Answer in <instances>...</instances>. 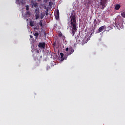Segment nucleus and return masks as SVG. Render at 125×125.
<instances>
[{
	"mask_svg": "<svg viewBox=\"0 0 125 125\" xmlns=\"http://www.w3.org/2000/svg\"><path fill=\"white\" fill-rule=\"evenodd\" d=\"M70 24L72 28V32L73 36H75V33L77 32V18L76 17V12L74 10H72L71 15L69 17Z\"/></svg>",
	"mask_w": 125,
	"mask_h": 125,
	"instance_id": "nucleus-1",
	"label": "nucleus"
},
{
	"mask_svg": "<svg viewBox=\"0 0 125 125\" xmlns=\"http://www.w3.org/2000/svg\"><path fill=\"white\" fill-rule=\"evenodd\" d=\"M114 28L116 30H118V29L120 30V28H121V29L123 28L122 24L121 23H116L115 24Z\"/></svg>",
	"mask_w": 125,
	"mask_h": 125,
	"instance_id": "nucleus-2",
	"label": "nucleus"
},
{
	"mask_svg": "<svg viewBox=\"0 0 125 125\" xmlns=\"http://www.w3.org/2000/svg\"><path fill=\"white\" fill-rule=\"evenodd\" d=\"M104 1H103L101 2V5L102 6H101V9H104V8H105V7H106V1H105V0H104Z\"/></svg>",
	"mask_w": 125,
	"mask_h": 125,
	"instance_id": "nucleus-3",
	"label": "nucleus"
},
{
	"mask_svg": "<svg viewBox=\"0 0 125 125\" xmlns=\"http://www.w3.org/2000/svg\"><path fill=\"white\" fill-rule=\"evenodd\" d=\"M38 47L40 48H45V42H40L38 44Z\"/></svg>",
	"mask_w": 125,
	"mask_h": 125,
	"instance_id": "nucleus-4",
	"label": "nucleus"
},
{
	"mask_svg": "<svg viewBox=\"0 0 125 125\" xmlns=\"http://www.w3.org/2000/svg\"><path fill=\"white\" fill-rule=\"evenodd\" d=\"M103 30H106V25H103L102 26H101L98 29L99 33H101V32H102Z\"/></svg>",
	"mask_w": 125,
	"mask_h": 125,
	"instance_id": "nucleus-5",
	"label": "nucleus"
},
{
	"mask_svg": "<svg viewBox=\"0 0 125 125\" xmlns=\"http://www.w3.org/2000/svg\"><path fill=\"white\" fill-rule=\"evenodd\" d=\"M55 16L57 20H58V19H59V10H57L55 13Z\"/></svg>",
	"mask_w": 125,
	"mask_h": 125,
	"instance_id": "nucleus-6",
	"label": "nucleus"
},
{
	"mask_svg": "<svg viewBox=\"0 0 125 125\" xmlns=\"http://www.w3.org/2000/svg\"><path fill=\"white\" fill-rule=\"evenodd\" d=\"M35 12L36 13V15H35V16H36L35 19L36 20H37L39 19V18H40V16L38 15L39 14V10H38V9H36Z\"/></svg>",
	"mask_w": 125,
	"mask_h": 125,
	"instance_id": "nucleus-7",
	"label": "nucleus"
},
{
	"mask_svg": "<svg viewBox=\"0 0 125 125\" xmlns=\"http://www.w3.org/2000/svg\"><path fill=\"white\" fill-rule=\"evenodd\" d=\"M74 50L72 48H69V52H67V55H71L73 52H74Z\"/></svg>",
	"mask_w": 125,
	"mask_h": 125,
	"instance_id": "nucleus-8",
	"label": "nucleus"
},
{
	"mask_svg": "<svg viewBox=\"0 0 125 125\" xmlns=\"http://www.w3.org/2000/svg\"><path fill=\"white\" fill-rule=\"evenodd\" d=\"M17 2L19 5H21V4L23 5V4L25 3V2H24L23 0L20 1L19 0H17Z\"/></svg>",
	"mask_w": 125,
	"mask_h": 125,
	"instance_id": "nucleus-9",
	"label": "nucleus"
},
{
	"mask_svg": "<svg viewBox=\"0 0 125 125\" xmlns=\"http://www.w3.org/2000/svg\"><path fill=\"white\" fill-rule=\"evenodd\" d=\"M60 55L61 61H63L64 60H65V59H66L65 58H63L64 54H63V53H61Z\"/></svg>",
	"mask_w": 125,
	"mask_h": 125,
	"instance_id": "nucleus-10",
	"label": "nucleus"
},
{
	"mask_svg": "<svg viewBox=\"0 0 125 125\" xmlns=\"http://www.w3.org/2000/svg\"><path fill=\"white\" fill-rule=\"evenodd\" d=\"M31 12H30V11H26V13H25V16L26 17H27V18H28V17H30V16H31Z\"/></svg>",
	"mask_w": 125,
	"mask_h": 125,
	"instance_id": "nucleus-11",
	"label": "nucleus"
},
{
	"mask_svg": "<svg viewBox=\"0 0 125 125\" xmlns=\"http://www.w3.org/2000/svg\"><path fill=\"white\" fill-rule=\"evenodd\" d=\"M121 8V5L117 4L115 5V9L116 10H119Z\"/></svg>",
	"mask_w": 125,
	"mask_h": 125,
	"instance_id": "nucleus-12",
	"label": "nucleus"
},
{
	"mask_svg": "<svg viewBox=\"0 0 125 125\" xmlns=\"http://www.w3.org/2000/svg\"><path fill=\"white\" fill-rule=\"evenodd\" d=\"M29 25L31 27H34L35 26V21H31L29 22Z\"/></svg>",
	"mask_w": 125,
	"mask_h": 125,
	"instance_id": "nucleus-13",
	"label": "nucleus"
},
{
	"mask_svg": "<svg viewBox=\"0 0 125 125\" xmlns=\"http://www.w3.org/2000/svg\"><path fill=\"white\" fill-rule=\"evenodd\" d=\"M113 29V28H112V27H111V26H109L107 27V29H106L105 31L106 32H109L110 31V30H112Z\"/></svg>",
	"mask_w": 125,
	"mask_h": 125,
	"instance_id": "nucleus-14",
	"label": "nucleus"
},
{
	"mask_svg": "<svg viewBox=\"0 0 125 125\" xmlns=\"http://www.w3.org/2000/svg\"><path fill=\"white\" fill-rule=\"evenodd\" d=\"M121 16H123L124 18H125V12H123L121 14Z\"/></svg>",
	"mask_w": 125,
	"mask_h": 125,
	"instance_id": "nucleus-15",
	"label": "nucleus"
},
{
	"mask_svg": "<svg viewBox=\"0 0 125 125\" xmlns=\"http://www.w3.org/2000/svg\"><path fill=\"white\" fill-rule=\"evenodd\" d=\"M39 25L41 26V27H42V21H40L39 22Z\"/></svg>",
	"mask_w": 125,
	"mask_h": 125,
	"instance_id": "nucleus-16",
	"label": "nucleus"
},
{
	"mask_svg": "<svg viewBox=\"0 0 125 125\" xmlns=\"http://www.w3.org/2000/svg\"><path fill=\"white\" fill-rule=\"evenodd\" d=\"M35 37H36V38H38L39 37V33L38 32H36L34 34Z\"/></svg>",
	"mask_w": 125,
	"mask_h": 125,
	"instance_id": "nucleus-17",
	"label": "nucleus"
},
{
	"mask_svg": "<svg viewBox=\"0 0 125 125\" xmlns=\"http://www.w3.org/2000/svg\"><path fill=\"white\" fill-rule=\"evenodd\" d=\"M46 71H48V70H50V66H47L46 67Z\"/></svg>",
	"mask_w": 125,
	"mask_h": 125,
	"instance_id": "nucleus-18",
	"label": "nucleus"
},
{
	"mask_svg": "<svg viewBox=\"0 0 125 125\" xmlns=\"http://www.w3.org/2000/svg\"><path fill=\"white\" fill-rule=\"evenodd\" d=\"M33 6H34V7H37L38 4L37 3H33Z\"/></svg>",
	"mask_w": 125,
	"mask_h": 125,
	"instance_id": "nucleus-19",
	"label": "nucleus"
},
{
	"mask_svg": "<svg viewBox=\"0 0 125 125\" xmlns=\"http://www.w3.org/2000/svg\"><path fill=\"white\" fill-rule=\"evenodd\" d=\"M26 10H29V5H26Z\"/></svg>",
	"mask_w": 125,
	"mask_h": 125,
	"instance_id": "nucleus-20",
	"label": "nucleus"
},
{
	"mask_svg": "<svg viewBox=\"0 0 125 125\" xmlns=\"http://www.w3.org/2000/svg\"><path fill=\"white\" fill-rule=\"evenodd\" d=\"M96 23H97V22H96V19H95V20H94L93 23H94V24H96Z\"/></svg>",
	"mask_w": 125,
	"mask_h": 125,
	"instance_id": "nucleus-21",
	"label": "nucleus"
},
{
	"mask_svg": "<svg viewBox=\"0 0 125 125\" xmlns=\"http://www.w3.org/2000/svg\"><path fill=\"white\" fill-rule=\"evenodd\" d=\"M59 37H62V33H59Z\"/></svg>",
	"mask_w": 125,
	"mask_h": 125,
	"instance_id": "nucleus-22",
	"label": "nucleus"
},
{
	"mask_svg": "<svg viewBox=\"0 0 125 125\" xmlns=\"http://www.w3.org/2000/svg\"><path fill=\"white\" fill-rule=\"evenodd\" d=\"M68 50H69V48L67 47L65 49V51H68Z\"/></svg>",
	"mask_w": 125,
	"mask_h": 125,
	"instance_id": "nucleus-23",
	"label": "nucleus"
},
{
	"mask_svg": "<svg viewBox=\"0 0 125 125\" xmlns=\"http://www.w3.org/2000/svg\"><path fill=\"white\" fill-rule=\"evenodd\" d=\"M96 24H97V23H95V24L94 25V27L95 28V27H96Z\"/></svg>",
	"mask_w": 125,
	"mask_h": 125,
	"instance_id": "nucleus-24",
	"label": "nucleus"
},
{
	"mask_svg": "<svg viewBox=\"0 0 125 125\" xmlns=\"http://www.w3.org/2000/svg\"><path fill=\"white\" fill-rule=\"evenodd\" d=\"M30 39H33V36L30 35Z\"/></svg>",
	"mask_w": 125,
	"mask_h": 125,
	"instance_id": "nucleus-25",
	"label": "nucleus"
},
{
	"mask_svg": "<svg viewBox=\"0 0 125 125\" xmlns=\"http://www.w3.org/2000/svg\"><path fill=\"white\" fill-rule=\"evenodd\" d=\"M42 18H43V16H42L41 19H42Z\"/></svg>",
	"mask_w": 125,
	"mask_h": 125,
	"instance_id": "nucleus-26",
	"label": "nucleus"
},
{
	"mask_svg": "<svg viewBox=\"0 0 125 125\" xmlns=\"http://www.w3.org/2000/svg\"><path fill=\"white\" fill-rule=\"evenodd\" d=\"M38 1H41L42 0H37Z\"/></svg>",
	"mask_w": 125,
	"mask_h": 125,
	"instance_id": "nucleus-27",
	"label": "nucleus"
},
{
	"mask_svg": "<svg viewBox=\"0 0 125 125\" xmlns=\"http://www.w3.org/2000/svg\"><path fill=\"white\" fill-rule=\"evenodd\" d=\"M39 50L37 51V53H39Z\"/></svg>",
	"mask_w": 125,
	"mask_h": 125,
	"instance_id": "nucleus-28",
	"label": "nucleus"
},
{
	"mask_svg": "<svg viewBox=\"0 0 125 125\" xmlns=\"http://www.w3.org/2000/svg\"><path fill=\"white\" fill-rule=\"evenodd\" d=\"M45 1H47V0H44Z\"/></svg>",
	"mask_w": 125,
	"mask_h": 125,
	"instance_id": "nucleus-29",
	"label": "nucleus"
},
{
	"mask_svg": "<svg viewBox=\"0 0 125 125\" xmlns=\"http://www.w3.org/2000/svg\"><path fill=\"white\" fill-rule=\"evenodd\" d=\"M105 0V1H107V0Z\"/></svg>",
	"mask_w": 125,
	"mask_h": 125,
	"instance_id": "nucleus-30",
	"label": "nucleus"
},
{
	"mask_svg": "<svg viewBox=\"0 0 125 125\" xmlns=\"http://www.w3.org/2000/svg\"><path fill=\"white\" fill-rule=\"evenodd\" d=\"M26 21H28V19H26Z\"/></svg>",
	"mask_w": 125,
	"mask_h": 125,
	"instance_id": "nucleus-31",
	"label": "nucleus"
}]
</instances>
